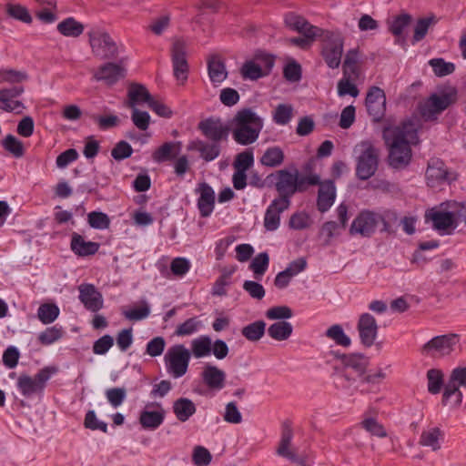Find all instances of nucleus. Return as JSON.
<instances>
[{
	"label": "nucleus",
	"mask_w": 466,
	"mask_h": 466,
	"mask_svg": "<svg viewBox=\"0 0 466 466\" xmlns=\"http://www.w3.org/2000/svg\"><path fill=\"white\" fill-rule=\"evenodd\" d=\"M197 191L199 193L198 208L202 217H208L214 208L215 192L207 183L199 184Z\"/></svg>",
	"instance_id": "obj_28"
},
{
	"label": "nucleus",
	"mask_w": 466,
	"mask_h": 466,
	"mask_svg": "<svg viewBox=\"0 0 466 466\" xmlns=\"http://www.w3.org/2000/svg\"><path fill=\"white\" fill-rule=\"evenodd\" d=\"M254 165L251 149H246L235 157V189H243L247 186L248 176Z\"/></svg>",
	"instance_id": "obj_17"
},
{
	"label": "nucleus",
	"mask_w": 466,
	"mask_h": 466,
	"mask_svg": "<svg viewBox=\"0 0 466 466\" xmlns=\"http://www.w3.org/2000/svg\"><path fill=\"white\" fill-rule=\"evenodd\" d=\"M129 104L128 106L134 107L136 104L148 102L152 96L145 86L140 84H131L128 89Z\"/></svg>",
	"instance_id": "obj_36"
},
{
	"label": "nucleus",
	"mask_w": 466,
	"mask_h": 466,
	"mask_svg": "<svg viewBox=\"0 0 466 466\" xmlns=\"http://www.w3.org/2000/svg\"><path fill=\"white\" fill-rule=\"evenodd\" d=\"M180 147V142H166L153 153L152 157L158 163L173 159L179 153Z\"/></svg>",
	"instance_id": "obj_33"
},
{
	"label": "nucleus",
	"mask_w": 466,
	"mask_h": 466,
	"mask_svg": "<svg viewBox=\"0 0 466 466\" xmlns=\"http://www.w3.org/2000/svg\"><path fill=\"white\" fill-rule=\"evenodd\" d=\"M6 13L11 17L22 21L25 24H30L32 22V16L28 12V9L19 4H7L6 5Z\"/></svg>",
	"instance_id": "obj_50"
},
{
	"label": "nucleus",
	"mask_w": 466,
	"mask_h": 466,
	"mask_svg": "<svg viewBox=\"0 0 466 466\" xmlns=\"http://www.w3.org/2000/svg\"><path fill=\"white\" fill-rule=\"evenodd\" d=\"M326 336L335 341L338 345L343 347H349L351 344V340L348 335L344 332L340 325H332L326 330Z\"/></svg>",
	"instance_id": "obj_49"
},
{
	"label": "nucleus",
	"mask_w": 466,
	"mask_h": 466,
	"mask_svg": "<svg viewBox=\"0 0 466 466\" xmlns=\"http://www.w3.org/2000/svg\"><path fill=\"white\" fill-rule=\"evenodd\" d=\"M170 52L174 76L179 84L184 85L189 70L186 42L181 38H174Z\"/></svg>",
	"instance_id": "obj_10"
},
{
	"label": "nucleus",
	"mask_w": 466,
	"mask_h": 466,
	"mask_svg": "<svg viewBox=\"0 0 466 466\" xmlns=\"http://www.w3.org/2000/svg\"><path fill=\"white\" fill-rule=\"evenodd\" d=\"M289 227L295 230H302L308 228L312 224V219L309 213L299 211L294 213L289 218Z\"/></svg>",
	"instance_id": "obj_53"
},
{
	"label": "nucleus",
	"mask_w": 466,
	"mask_h": 466,
	"mask_svg": "<svg viewBox=\"0 0 466 466\" xmlns=\"http://www.w3.org/2000/svg\"><path fill=\"white\" fill-rule=\"evenodd\" d=\"M292 116L293 107L289 104L278 105L272 113L273 121L280 126L287 125L291 120Z\"/></svg>",
	"instance_id": "obj_48"
},
{
	"label": "nucleus",
	"mask_w": 466,
	"mask_h": 466,
	"mask_svg": "<svg viewBox=\"0 0 466 466\" xmlns=\"http://www.w3.org/2000/svg\"><path fill=\"white\" fill-rule=\"evenodd\" d=\"M428 185L435 187L447 178V170L443 162L435 160L429 164L426 171Z\"/></svg>",
	"instance_id": "obj_32"
},
{
	"label": "nucleus",
	"mask_w": 466,
	"mask_h": 466,
	"mask_svg": "<svg viewBox=\"0 0 466 466\" xmlns=\"http://www.w3.org/2000/svg\"><path fill=\"white\" fill-rule=\"evenodd\" d=\"M410 22V16L408 15H400L393 18L390 25V31L397 36L398 44L405 41L404 31Z\"/></svg>",
	"instance_id": "obj_40"
},
{
	"label": "nucleus",
	"mask_w": 466,
	"mask_h": 466,
	"mask_svg": "<svg viewBox=\"0 0 466 466\" xmlns=\"http://www.w3.org/2000/svg\"><path fill=\"white\" fill-rule=\"evenodd\" d=\"M269 257L267 252L258 254L249 264V269L253 272L255 279H260L268 270Z\"/></svg>",
	"instance_id": "obj_44"
},
{
	"label": "nucleus",
	"mask_w": 466,
	"mask_h": 466,
	"mask_svg": "<svg viewBox=\"0 0 466 466\" xmlns=\"http://www.w3.org/2000/svg\"><path fill=\"white\" fill-rule=\"evenodd\" d=\"M357 329L360 341L366 347L374 344L378 335V324L375 318L370 313H362L358 321Z\"/></svg>",
	"instance_id": "obj_20"
},
{
	"label": "nucleus",
	"mask_w": 466,
	"mask_h": 466,
	"mask_svg": "<svg viewBox=\"0 0 466 466\" xmlns=\"http://www.w3.org/2000/svg\"><path fill=\"white\" fill-rule=\"evenodd\" d=\"M126 69L123 66L115 63H106L99 67L95 75L96 80H103L108 85L116 83L125 77Z\"/></svg>",
	"instance_id": "obj_25"
},
{
	"label": "nucleus",
	"mask_w": 466,
	"mask_h": 466,
	"mask_svg": "<svg viewBox=\"0 0 466 466\" xmlns=\"http://www.w3.org/2000/svg\"><path fill=\"white\" fill-rule=\"evenodd\" d=\"M458 342L455 334L437 336L423 345L421 352L431 358H443L455 350Z\"/></svg>",
	"instance_id": "obj_12"
},
{
	"label": "nucleus",
	"mask_w": 466,
	"mask_h": 466,
	"mask_svg": "<svg viewBox=\"0 0 466 466\" xmlns=\"http://www.w3.org/2000/svg\"><path fill=\"white\" fill-rule=\"evenodd\" d=\"M376 411L370 410L365 413V419L362 420V427L372 435L380 438L386 437L387 433L383 426L380 424L374 418L371 417Z\"/></svg>",
	"instance_id": "obj_45"
},
{
	"label": "nucleus",
	"mask_w": 466,
	"mask_h": 466,
	"mask_svg": "<svg viewBox=\"0 0 466 466\" xmlns=\"http://www.w3.org/2000/svg\"><path fill=\"white\" fill-rule=\"evenodd\" d=\"M59 308L55 304H42L37 309V317L43 324L53 323L59 315Z\"/></svg>",
	"instance_id": "obj_46"
},
{
	"label": "nucleus",
	"mask_w": 466,
	"mask_h": 466,
	"mask_svg": "<svg viewBox=\"0 0 466 466\" xmlns=\"http://www.w3.org/2000/svg\"><path fill=\"white\" fill-rule=\"evenodd\" d=\"M417 121L409 120L401 126L385 128L383 137L389 147V163L394 168L406 167L411 158L410 145L417 142Z\"/></svg>",
	"instance_id": "obj_1"
},
{
	"label": "nucleus",
	"mask_w": 466,
	"mask_h": 466,
	"mask_svg": "<svg viewBox=\"0 0 466 466\" xmlns=\"http://www.w3.org/2000/svg\"><path fill=\"white\" fill-rule=\"evenodd\" d=\"M208 71L210 81L215 86L222 83L228 76L224 63L217 55H212L208 57Z\"/></svg>",
	"instance_id": "obj_31"
},
{
	"label": "nucleus",
	"mask_w": 466,
	"mask_h": 466,
	"mask_svg": "<svg viewBox=\"0 0 466 466\" xmlns=\"http://www.w3.org/2000/svg\"><path fill=\"white\" fill-rule=\"evenodd\" d=\"M89 226L96 229H106L110 226L109 217L101 211H92L87 215Z\"/></svg>",
	"instance_id": "obj_52"
},
{
	"label": "nucleus",
	"mask_w": 466,
	"mask_h": 466,
	"mask_svg": "<svg viewBox=\"0 0 466 466\" xmlns=\"http://www.w3.org/2000/svg\"><path fill=\"white\" fill-rule=\"evenodd\" d=\"M46 380H18L17 387L23 397L30 399L42 393Z\"/></svg>",
	"instance_id": "obj_34"
},
{
	"label": "nucleus",
	"mask_w": 466,
	"mask_h": 466,
	"mask_svg": "<svg viewBox=\"0 0 466 466\" xmlns=\"http://www.w3.org/2000/svg\"><path fill=\"white\" fill-rule=\"evenodd\" d=\"M190 262L185 258H176L171 261L170 269L175 276L182 277L190 269Z\"/></svg>",
	"instance_id": "obj_64"
},
{
	"label": "nucleus",
	"mask_w": 466,
	"mask_h": 466,
	"mask_svg": "<svg viewBox=\"0 0 466 466\" xmlns=\"http://www.w3.org/2000/svg\"><path fill=\"white\" fill-rule=\"evenodd\" d=\"M201 326V321L197 317L190 318L177 327L175 334L177 336H189L197 332Z\"/></svg>",
	"instance_id": "obj_55"
},
{
	"label": "nucleus",
	"mask_w": 466,
	"mask_h": 466,
	"mask_svg": "<svg viewBox=\"0 0 466 466\" xmlns=\"http://www.w3.org/2000/svg\"><path fill=\"white\" fill-rule=\"evenodd\" d=\"M285 24L289 28L309 37H316L321 32V29L309 25L303 17L295 14H288Z\"/></svg>",
	"instance_id": "obj_26"
},
{
	"label": "nucleus",
	"mask_w": 466,
	"mask_h": 466,
	"mask_svg": "<svg viewBox=\"0 0 466 466\" xmlns=\"http://www.w3.org/2000/svg\"><path fill=\"white\" fill-rule=\"evenodd\" d=\"M293 431L291 426L286 422L283 424L281 437L276 453L291 462L302 463L301 458L292 447Z\"/></svg>",
	"instance_id": "obj_19"
},
{
	"label": "nucleus",
	"mask_w": 466,
	"mask_h": 466,
	"mask_svg": "<svg viewBox=\"0 0 466 466\" xmlns=\"http://www.w3.org/2000/svg\"><path fill=\"white\" fill-rule=\"evenodd\" d=\"M155 406L154 403L147 404L146 409ZM158 407L157 410L150 411L145 410L141 412L139 417V422L145 429H157L164 420V410L159 404H156Z\"/></svg>",
	"instance_id": "obj_30"
},
{
	"label": "nucleus",
	"mask_w": 466,
	"mask_h": 466,
	"mask_svg": "<svg viewBox=\"0 0 466 466\" xmlns=\"http://www.w3.org/2000/svg\"><path fill=\"white\" fill-rule=\"evenodd\" d=\"M212 460V455L208 449L203 446H196L192 452V461L196 466H208Z\"/></svg>",
	"instance_id": "obj_57"
},
{
	"label": "nucleus",
	"mask_w": 466,
	"mask_h": 466,
	"mask_svg": "<svg viewBox=\"0 0 466 466\" xmlns=\"http://www.w3.org/2000/svg\"><path fill=\"white\" fill-rule=\"evenodd\" d=\"M457 98L458 92L455 87H445L432 94L420 104V113L426 120L433 119L451 105L454 104Z\"/></svg>",
	"instance_id": "obj_4"
},
{
	"label": "nucleus",
	"mask_w": 466,
	"mask_h": 466,
	"mask_svg": "<svg viewBox=\"0 0 466 466\" xmlns=\"http://www.w3.org/2000/svg\"><path fill=\"white\" fill-rule=\"evenodd\" d=\"M25 89L22 86H14L9 88L0 89V109L5 112H15L20 114L23 112L25 106L17 100Z\"/></svg>",
	"instance_id": "obj_18"
},
{
	"label": "nucleus",
	"mask_w": 466,
	"mask_h": 466,
	"mask_svg": "<svg viewBox=\"0 0 466 466\" xmlns=\"http://www.w3.org/2000/svg\"><path fill=\"white\" fill-rule=\"evenodd\" d=\"M198 128L206 137L218 144L220 140L228 137L230 126L223 123L219 117L211 116L201 120Z\"/></svg>",
	"instance_id": "obj_16"
},
{
	"label": "nucleus",
	"mask_w": 466,
	"mask_h": 466,
	"mask_svg": "<svg viewBox=\"0 0 466 466\" xmlns=\"http://www.w3.org/2000/svg\"><path fill=\"white\" fill-rule=\"evenodd\" d=\"M381 218L378 213L362 210L352 220L349 233L351 236L370 237L376 230Z\"/></svg>",
	"instance_id": "obj_13"
},
{
	"label": "nucleus",
	"mask_w": 466,
	"mask_h": 466,
	"mask_svg": "<svg viewBox=\"0 0 466 466\" xmlns=\"http://www.w3.org/2000/svg\"><path fill=\"white\" fill-rule=\"evenodd\" d=\"M263 128V119L251 108H242L235 116V141L247 146L254 143Z\"/></svg>",
	"instance_id": "obj_2"
},
{
	"label": "nucleus",
	"mask_w": 466,
	"mask_h": 466,
	"mask_svg": "<svg viewBox=\"0 0 466 466\" xmlns=\"http://www.w3.org/2000/svg\"><path fill=\"white\" fill-rule=\"evenodd\" d=\"M443 439V434L438 428H431L424 431L420 438V443L422 446L430 447L432 451H437L441 448V441Z\"/></svg>",
	"instance_id": "obj_38"
},
{
	"label": "nucleus",
	"mask_w": 466,
	"mask_h": 466,
	"mask_svg": "<svg viewBox=\"0 0 466 466\" xmlns=\"http://www.w3.org/2000/svg\"><path fill=\"white\" fill-rule=\"evenodd\" d=\"M93 54L100 58H113L117 55V46L111 36L105 32L94 31L89 34Z\"/></svg>",
	"instance_id": "obj_14"
},
{
	"label": "nucleus",
	"mask_w": 466,
	"mask_h": 466,
	"mask_svg": "<svg viewBox=\"0 0 466 466\" xmlns=\"http://www.w3.org/2000/svg\"><path fill=\"white\" fill-rule=\"evenodd\" d=\"M426 218L432 223V228L441 235H450L458 227L455 203L441 204L426 212Z\"/></svg>",
	"instance_id": "obj_5"
},
{
	"label": "nucleus",
	"mask_w": 466,
	"mask_h": 466,
	"mask_svg": "<svg viewBox=\"0 0 466 466\" xmlns=\"http://www.w3.org/2000/svg\"><path fill=\"white\" fill-rule=\"evenodd\" d=\"M3 147L15 157L24 156L25 150L23 143L13 135H7L3 140Z\"/></svg>",
	"instance_id": "obj_54"
},
{
	"label": "nucleus",
	"mask_w": 466,
	"mask_h": 466,
	"mask_svg": "<svg viewBox=\"0 0 466 466\" xmlns=\"http://www.w3.org/2000/svg\"><path fill=\"white\" fill-rule=\"evenodd\" d=\"M243 289L255 299H263L266 293L263 286L253 280H246L243 283Z\"/></svg>",
	"instance_id": "obj_63"
},
{
	"label": "nucleus",
	"mask_w": 466,
	"mask_h": 466,
	"mask_svg": "<svg viewBox=\"0 0 466 466\" xmlns=\"http://www.w3.org/2000/svg\"><path fill=\"white\" fill-rule=\"evenodd\" d=\"M429 64L433 69V72L438 76H445L451 74L455 66L452 63L446 62L441 58H434L429 61Z\"/></svg>",
	"instance_id": "obj_56"
},
{
	"label": "nucleus",
	"mask_w": 466,
	"mask_h": 466,
	"mask_svg": "<svg viewBox=\"0 0 466 466\" xmlns=\"http://www.w3.org/2000/svg\"><path fill=\"white\" fill-rule=\"evenodd\" d=\"M57 30L65 36L76 37L83 33L84 26L81 23L76 21L72 17H69L57 25Z\"/></svg>",
	"instance_id": "obj_41"
},
{
	"label": "nucleus",
	"mask_w": 466,
	"mask_h": 466,
	"mask_svg": "<svg viewBox=\"0 0 466 466\" xmlns=\"http://www.w3.org/2000/svg\"><path fill=\"white\" fill-rule=\"evenodd\" d=\"M133 153L131 146L122 140L116 144L114 148L111 150V156L115 160L120 161L129 157Z\"/></svg>",
	"instance_id": "obj_59"
},
{
	"label": "nucleus",
	"mask_w": 466,
	"mask_h": 466,
	"mask_svg": "<svg viewBox=\"0 0 466 466\" xmlns=\"http://www.w3.org/2000/svg\"><path fill=\"white\" fill-rule=\"evenodd\" d=\"M65 334L62 327L55 325L46 328L44 331L39 333L37 339L40 344L48 346L59 340Z\"/></svg>",
	"instance_id": "obj_42"
},
{
	"label": "nucleus",
	"mask_w": 466,
	"mask_h": 466,
	"mask_svg": "<svg viewBox=\"0 0 466 466\" xmlns=\"http://www.w3.org/2000/svg\"><path fill=\"white\" fill-rule=\"evenodd\" d=\"M166 347V341L162 337H155L147 344L146 353L151 357L160 356Z\"/></svg>",
	"instance_id": "obj_61"
},
{
	"label": "nucleus",
	"mask_w": 466,
	"mask_h": 466,
	"mask_svg": "<svg viewBox=\"0 0 466 466\" xmlns=\"http://www.w3.org/2000/svg\"><path fill=\"white\" fill-rule=\"evenodd\" d=\"M28 75L25 71H19L15 69H1L0 70V83H8L15 86L26 81Z\"/></svg>",
	"instance_id": "obj_47"
},
{
	"label": "nucleus",
	"mask_w": 466,
	"mask_h": 466,
	"mask_svg": "<svg viewBox=\"0 0 466 466\" xmlns=\"http://www.w3.org/2000/svg\"><path fill=\"white\" fill-rule=\"evenodd\" d=\"M356 160V175L360 179L371 177L379 165V149L369 140L358 143L353 149Z\"/></svg>",
	"instance_id": "obj_3"
},
{
	"label": "nucleus",
	"mask_w": 466,
	"mask_h": 466,
	"mask_svg": "<svg viewBox=\"0 0 466 466\" xmlns=\"http://www.w3.org/2000/svg\"><path fill=\"white\" fill-rule=\"evenodd\" d=\"M190 358V350L183 344H176L168 348L164 356L167 373L176 379L183 377L187 371Z\"/></svg>",
	"instance_id": "obj_6"
},
{
	"label": "nucleus",
	"mask_w": 466,
	"mask_h": 466,
	"mask_svg": "<svg viewBox=\"0 0 466 466\" xmlns=\"http://www.w3.org/2000/svg\"><path fill=\"white\" fill-rule=\"evenodd\" d=\"M293 328L289 322L286 321H278L270 325L268 329V334L276 340H286L288 339L291 333Z\"/></svg>",
	"instance_id": "obj_39"
},
{
	"label": "nucleus",
	"mask_w": 466,
	"mask_h": 466,
	"mask_svg": "<svg viewBox=\"0 0 466 466\" xmlns=\"http://www.w3.org/2000/svg\"><path fill=\"white\" fill-rule=\"evenodd\" d=\"M337 88L338 95L339 96L350 95L353 97H356L359 95L357 86L349 79L347 75H344L343 77L338 82Z\"/></svg>",
	"instance_id": "obj_58"
},
{
	"label": "nucleus",
	"mask_w": 466,
	"mask_h": 466,
	"mask_svg": "<svg viewBox=\"0 0 466 466\" xmlns=\"http://www.w3.org/2000/svg\"><path fill=\"white\" fill-rule=\"evenodd\" d=\"M266 324L264 321L253 322L242 329L243 336L250 341L258 340L265 333Z\"/></svg>",
	"instance_id": "obj_51"
},
{
	"label": "nucleus",
	"mask_w": 466,
	"mask_h": 466,
	"mask_svg": "<svg viewBox=\"0 0 466 466\" xmlns=\"http://www.w3.org/2000/svg\"><path fill=\"white\" fill-rule=\"evenodd\" d=\"M195 411L194 403L187 399H179L174 403V412L180 421H186Z\"/></svg>",
	"instance_id": "obj_43"
},
{
	"label": "nucleus",
	"mask_w": 466,
	"mask_h": 466,
	"mask_svg": "<svg viewBox=\"0 0 466 466\" xmlns=\"http://www.w3.org/2000/svg\"><path fill=\"white\" fill-rule=\"evenodd\" d=\"M100 245L93 241H86L78 233L73 232L70 241L71 250L78 257H87L95 255Z\"/></svg>",
	"instance_id": "obj_29"
},
{
	"label": "nucleus",
	"mask_w": 466,
	"mask_h": 466,
	"mask_svg": "<svg viewBox=\"0 0 466 466\" xmlns=\"http://www.w3.org/2000/svg\"><path fill=\"white\" fill-rule=\"evenodd\" d=\"M131 119L134 125L140 130L145 131L148 128L150 123V116L146 111H140L134 107Z\"/></svg>",
	"instance_id": "obj_60"
},
{
	"label": "nucleus",
	"mask_w": 466,
	"mask_h": 466,
	"mask_svg": "<svg viewBox=\"0 0 466 466\" xmlns=\"http://www.w3.org/2000/svg\"><path fill=\"white\" fill-rule=\"evenodd\" d=\"M335 199L336 187L334 183L330 180L321 182L317 199L318 209L322 213L328 211L334 204Z\"/></svg>",
	"instance_id": "obj_27"
},
{
	"label": "nucleus",
	"mask_w": 466,
	"mask_h": 466,
	"mask_svg": "<svg viewBox=\"0 0 466 466\" xmlns=\"http://www.w3.org/2000/svg\"><path fill=\"white\" fill-rule=\"evenodd\" d=\"M188 151H197L200 157L205 161H212L219 155L220 149L218 144L215 142H206L200 139L189 141L187 146Z\"/></svg>",
	"instance_id": "obj_24"
},
{
	"label": "nucleus",
	"mask_w": 466,
	"mask_h": 466,
	"mask_svg": "<svg viewBox=\"0 0 466 466\" xmlns=\"http://www.w3.org/2000/svg\"><path fill=\"white\" fill-rule=\"evenodd\" d=\"M386 98L382 89L372 87L366 97V106L369 114L375 119L382 117L385 112Z\"/></svg>",
	"instance_id": "obj_23"
},
{
	"label": "nucleus",
	"mask_w": 466,
	"mask_h": 466,
	"mask_svg": "<svg viewBox=\"0 0 466 466\" xmlns=\"http://www.w3.org/2000/svg\"><path fill=\"white\" fill-rule=\"evenodd\" d=\"M259 161L265 167H279L284 161V153L279 147H270L265 150Z\"/></svg>",
	"instance_id": "obj_35"
},
{
	"label": "nucleus",
	"mask_w": 466,
	"mask_h": 466,
	"mask_svg": "<svg viewBox=\"0 0 466 466\" xmlns=\"http://www.w3.org/2000/svg\"><path fill=\"white\" fill-rule=\"evenodd\" d=\"M274 60L268 55H258L247 60L240 67L239 73L245 80H258L269 74Z\"/></svg>",
	"instance_id": "obj_9"
},
{
	"label": "nucleus",
	"mask_w": 466,
	"mask_h": 466,
	"mask_svg": "<svg viewBox=\"0 0 466 466\" xmlns=\"http://www.w3.org/2000/svg\"><path fill=\"white\" fill-rule=\"evenodd\" d=\"M191 353L197 358H204L209 356L211 353L218 359H224L228 353V348L225 341L217 339L212 342V339L208 335H201L191 341Z\"/></svg>",
	"instance_id": "obj_8"
},
{
	"label": "nucleus",
	"mask_w": 466,
	"mask_h": 466,
	"mask_svg": "<svg viewBox=\"0 0 466 466\" xmlns=\"http://www.w3.org/2000/svg\"><path fill=\"white\" fill-rule=\"evenodd\" d=\"M443 382L444 380H429V391L436 394L444 387L442 404L459 405L462 398L461 388L466 390V380H449L447 384Z\"/></svg>",
	"instance_id": "obj_11"
},
{
	"label": "nucleus",
	"mask_w": 466,
	"mask_h": 466,
	"mask_svg": "<svg viewBox=\"0 0 466 466\" xmlns=\"http://www.w3.org/2000/svg\"><path fill=\"white\" fill-rule=\"evenodd\" d=\"M150 314V309L147 302L143 303V306L123 311V315L129 320H141L147 318Z\"/></svg>",
	"instance_id": "obj_62"
},
{
	"label": "nucleus",
	"mask_w": 466,
	"mask_h": 466,
	"mask_svg": "<svg viewBox=\"0 0 466 466\" xmlns=\"http://www.w3.org/2000/svg\"><path fill=\"white\" fill-rule=\"evenodd\" d=\"M289 205L290 200L284 198H275L271 202L264 218V226L268 230L274 231L279 227L280 213L288 209Z\"/></svg>",
	"instance_id": "obj_22"
},
{
	"label": "nucleus",
	"mask_w": 466,
	"mask_h": 466,
	"mask_svg": "<svg viewBox=\"0 0 466 466\" xmlns=\"http://www.w3.org/2000/svg\"><path fill=\"white\" fill-rule=\"evenodd\" d=\"M368 362V358L361 354H350L342 358L344 367L352 370L358 375H361L364 372Z\"/></svg>",
	"instance_id": "obj_37"
},
{
	"label": "nucleus",
	"mask_w": 466,
	"mask_h": 466,
	"mask_svg": "<svg viewBox=\"0 0 466 466\" xmlns=\"http://www.w3.org/2000/svg\"><path fill=\"white\" fill-rule=\"evenodd\" d=\"M78 291L79 300L87 310L97 312L103 308V296L93 284L83 283L78 286Z\"/></svg>",
	"instance_id": "obj_21"
},
{
	"label": "nucleus",
	"mask_w": 466,
	"mask_h": 466,
	"mask_svg": "<svg viewBox=\"0 0 466 466\" xmlns=\"http://www.w3.org/2000/svg\"><path fill=\"white\" fill-rule=\"evenodd\" d=\"M343 54V37L338 32L323 34L320 55L329 68H338Z\"/></svg>",
	"instance_id": "obj_7"
},
{
	"label": "nucleus",
	"mask_w": 466,
	"mask_h": 466,
	"mask_svg": "<svg viewBox=\"0 0 466 466\" xmlns=\"http://www.w3.org/2000/svg\"><path fill=\"white\" fill-rule=\"evenodd\" d=\"M276 177V188L279 193V198L290 200L289 198L294 193L303 191V181H299L298 171L279 170Z\"/></svg>",
	"instance_id": "obj_15"
}]
</instances>
